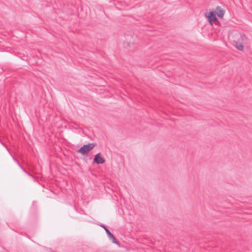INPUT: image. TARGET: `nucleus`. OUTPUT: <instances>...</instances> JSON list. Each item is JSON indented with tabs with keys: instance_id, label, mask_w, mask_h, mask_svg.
<instances>
[{
	"instance_id": "nucleus-1",
	"label": "nucleus",
	"mask_w": 252,
	"mask_h": 252,
	"mask_svg": "<svg viewBox=\"0 0 252 252\" xmlns=\"http://www.w3.org/2000/svg\"><path fill=\"white\" fill-rule=\"evenodd\" d=\"M95 146L96 143H95L84 144L77 150V152L81 154L82 155H85L93 149Z\"/></svg>"
},
{
	"instance_id": "nucleus-2",
	"label": "nucleus",
	"mask_w": 252,
	"mask_h": 252,
	"mask_svg": "<svg viewBox=\"0 0 252 252\" xmlns=\"http://www.w3.org/2000/svg\"><path fill=\"white\" fill-rule=\"evenodd\" d=\"M98 225L105 230L109 240L111 241L112 243L117 245L119 246H120V242L116 239L113 234L109 231V230L104 224L99 223Z\"/></svg>"
},
{
	"instance_id": "nucleus-3",
	"label": "nucleus",
	"mask_w": 252,
	"mask_h": 252,
	"mask_svg": "<svg viewBox=\"0 0 252 252\" xmlns=\"http://www.w3.org/2000/svg\"><path fill=\"white\" fill-rule=\"evenodd\" d=\"M205 15L207 18L208 22L211 25L216 22H218L216 16V14L214 11H210L209 13H205Z\"/></svg>"
},
{
	"instance_id": "nucleus-4",
	"label": "nucleus",
	"mask_w": 252,
	"mask_h": 252,
	"mask_svg": "<svg viewBox=\"0 0 252 252\" xmlns=\"http://www.w3.org/2000/svg\"><path fill=\"white\" fill-rule=\"evenodd\" d=\"M105 160L104 158L101 156L100 153L96 154L94 157V162L97 164H103L105 162Z\"/></svg>"
},
{
	"instance_id": "nucleus-5",
	"label": "nucleus",
	"mask_w": 252,
	"mask_h": 252,
	"mask_svg": "<svg viewBox=\"0 0 252 252\" xmlns=\"http://www.w3.org/2000/svg\"><path fill=\"white\" fill-rule=\"evenodd\" d=\"M216 10L217 11V16L220 18H222L224 14V11L219 6L216 7Z\"/></svg>"
},
{
	"instance_id": "nucleus-6",
	"label": "nucleus",
	"mask_w": 252,
	"mask_h": 252,
	"mask_svg": "<svg viewBox=\"0 0 252 252\" xmlns=\"http://www.w3.org/2000/svg\"><path fill=\"white\" fill-rule=\"evenodd\" d=\"M235 44V47L239 51H243L244 50V46L242 42H238L234 41Z\"/></svg>"
},
{
	"instance_id": "nucleus-7",
	"label": "nucleus",
	"mask_w": 252,
	"mask_h": 252,
	"mask_svg": "<svg viewBox=\"0 0 252 252\" xmlns=\"http://www.w3.org/2000/svg\"><path fill=\"white\" fill-rule=\"evenodd\" d=\"M12 159L15 161V162L17 164V165L22 170V171H23L24 172H26V169L23 167V166L21 165L18 160L17 159H16L13 156H12Z\"/></svg>"
},
{
	"instance_id": "nucleus-8",
	"label": "nucleus",
	"mask_w": 252,
	"mask_h": 252,
	"mask_svg": "<svg viewBox=\"0 0 252 252\" xmlns=\"http://www.w3.org/2000/svg\"><path fill=\"white\" fill-rule=\"evenodd\" d=\"M239 36L240 39L239 40H240L242 42H243L244 41H246L247 40V37L245 34L243 33H239Z\"/></svg>"
},
{
	"instance_id": "nucleus-9",
	"label": "nucleus",
	"mask_w": 252,
	"mask_h": 252,
	"mask_svg": "<svg viewBox=\"0 0 252 252\" xmlns=\"http://www.w3.org/2000/svg\"><path fill=\"white\" fill-rule=\"evenodd\" d=\"M26 174H27L30 177H31L32 179H33L34 180H35V178L34 176H33L31 174H30V173L28 172L27 171H26V172H25Z\"/></svg>"
},
{
	"instance_id": "nucleus-10",
	"label": "nucleus",
	"mask_w": 252,
	"mask_h": 252,
	"mask_svg": "<svg viewBox=\"0 0 252 252\" xmlns=\"http://www.w3.org/2000/svg\"><path fill=\"white\" fill-rule=\"evenodd\" d=\"M5 149H6V150L8 152L9 154L11 155V156L12 157V156H12V154H11V153H10V151H9V149H8L6 146V147H5Z\"/></svg>"
},
{
	"instance_id": "nucleus-11",
	"label": "nucleus",
	"mask_w": 252,
	"mask_h": 252,
	"mask_svg": "<svg viewBox=\"0 0 252 252\" xmlns=\"http://www.w3.org/2000/svg\"><path fill=\"white\" fill-rule=\"evenodd\" d=\"M5 149H6V150L8 152L9 154L11 155V156L12 157V156H12V154H11V153H10V151H9V149H8L6 146V147H5Z\"/></svg>"
},
{
	"instance_id": "nucleus-12",
	"label": "nucleus",
	"mask_w": 252,
	"mask_h": 252,
	"mask_svg": "<svg viewBox=\"0 0 252 252\" xmlns=\"http://www.w3.org/2000/svg\"><path fill=\"white\" fill-rule=\"evenodd\" d=\"M0 143L4 147H6V145L4 144L2 141L0 139Z\"/></svg>"
},
{
	"instance_id": "nucleus-13",
	"label": "nucleus",
	"mask_w": 252,
	"mask_h": 252,
	"mask_svg": "<svg viewBox=\"0 0 252 252\" xmlns=\"http://www.w3.org/2000/svg\"><path fill=\"white\" fill-rule=\"evenodd\" d=\"M34 203H35V201H33L32 205H33Z\"/></svg>"
}]
</instances>
